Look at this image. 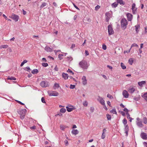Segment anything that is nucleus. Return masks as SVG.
<instances>
[{
  "instance_id": "64",
  "label": "nucleus",
  "mask_w": 147,
  "mask_h": 147,
  "mask_svg": "<svg viewBox=\"0 0 147 147\" xmlns=\"http://www.w3.org/2000/svg\"><path fill=\"white\" fill-rule=\"evenodd\" d=\"M85 53L86 55V56L88 55L89 54L88 51L87 50L85 51Z\"/></svg>"
},
{
  "instance_id": "10",
  "label": "nucleus",
  "mask_w": 147,
  "mask_h": 147,
  "mask_svg": "<svg viewBox=\"0 0 147 147\" xmlns=\"http://www.w3.org/2000/svg\"><path fill=\"white\" fill-rule=\"evenodd\" d=\"M106 19L107 22H109L111 17V13L109 12H107L105 14Z\"/></svg>"
},
{
  "instance_id": "11",
  "label": "nucleus",
  "mask_w": 147,
  "mask_h": 147,
  "mask_svg": "<svg viewBox=\"0 0 147 147\" xmlns=\"http://www.w3.org/2000/svg\"><path fill=\"white\" fill-rule=\"evenodd\" d=\"M122 94L125 98H127L129 96V94L127 91L126 90H124L122 92Z\"/></svg>"
},
{
  "instance_id": "16",
  "label": "nucleus",
  "mask_w": 147,
  "mask_h": 147,
  "mask_svg": "<svg viewBox=\"0 0 147 147\" xmlns=\"http://www.w3.org/2000/svg\"><path fill=\"white\" fill-rule=\"evenodd\" d=\"M135 90V89L134 88L132 87H130L128 90L129 92L131 94L133 93Z\"/></svg>"
},
{
  "instance_id": "45",
  "label": "nucleus",
  "mask_w": 147,
  "mask_h": 147,
  "mask_svg": "<svg viewBox=\"0 0 147 147\" xmlns=\"http://www.w3.org/2000/svg\"><path fill=\"white\" fill-rule=\"evenodd\" d=\"M102 49L104 50H105L107 49L106 46L104 44L102 45Z\"/></svg>"
},
{
  "instance_id": "25",
  "label": "nucleus",
  "mask_w": 147,
  "mask_h": 147,
  "mask_svg": "<svg viewBox=\"0 0 147 147\" xmlns=\"http://www.w3.org/2000/svg\"><path fill=\"white\" fill-rule=\"evenodd\" d=\"M60 129L62 130H64L65 128L68 127L67 126L63 125H60Z\"/></svg>"
},
{
  "instance_id": "6",
  "label": "nucleus",
  "mask_w": 147,
  "mask_h": 147,
  "mask_svg": "<svg viewBox=\"0 0 147 147\" xmlns=\"http://www.w3.org/2000/svg\"><path fill=\"white\" fill-rule=\"evenodd\" d=\"M40 86L42 88H46L49 86V83L48 82L46 81H42L40 84Z\"/></svg>"
},
{
  "instance_id": "9",
  "label": "nucleus",
  "mask_w": 147,
  "mask_h": 147,
  "mask_svg": "<svg viewBox=\"0 0 147 147\" xmlns=\"http://www.w3.org/2000/svg\"><path fill=\"white\" fill-rule=\"evenodd\" d=\"M98 101L102 105H105V100L103 99V98L101 97L100 96H98L97 99Z\"/></svg>"
},
{
  "instance_id": "18",
  "label": "nucleus",
  "mask_w": 147,
  "mask_h": 147,
  "mask_svg": "<svg viewBox=\"0 0 147 147\" xmlns=\"http://www.w3.org/2000/svg\"><path fill=\"white\" fill-rule=\"evenodd\" d=\"M45 50L47 52H51L52 51V49L49 47L48 46H46L45 48Z\"/></svg>"
},
{
  "instance_id": "17",
  "label": "nucleus",
  "mask_w": 147,
  "mask_h": 147,
  "mask_svg": "<svg viewBox=\"0 0 147 147\" xmlns=\"http://www.w3.org/2000/svg\"><path fill=\"white\" fill-rule=\"evenodd\" d=\"M82 83L84 85H85L87 83V81L85 76H84L82 78Z\"/></svg>"
},
{
  "instance_id": "47",
  "label": "nucleus",
  "mask_w": 147,
  "mask_h": 147,
  "mask_svg": "<svg viewBox=\"0 0 147 147\" xmlns=\"http://www.w3.org/2000/svg\"><path fill=\"white\" fill-rule=\"evenodd\" d=\"M131 49V48H130L128 50L124 51V53L125 54V53H128L130 52Z\"/></svg>"
},
{
  "instance_id": "27",
  "label": "nucleus",
  "mask_w": 147,
  "mask_h": 147,
  "mask_svg": "<svg viewBox=\"0 0 147 147\" xmlns=\"http://www.w3.org/2000/svg\"><path fill=\"white\" fill-rule=\"evenodd\" d=\"M7 79L8 80H16V78L13 77H8L7 78Z\"/></svg>"
},
{
  "instance_id": "42",
  "label": "nucleus",
  "mask_w": 147,
  "mask_h": 147,
  "mask_svg": "<svg viewBox=\"0 0 147 147\" xmlns=\"http://www.w3.org/2000/svg\"><path fill=\"white\" fill-rule=\"evenodd\" d=\"M105 133H104V132H102V135L101 136V138L102 139H103L105 138Z\"/></svg>"
},
{
  "instance_id": "49",
  "label": "nucleus",
  "mask_w": 147,
  "mask_h": 147,
  "mask_svg": "<svg viewBox=\"0 0 147 147\" xmlns=\"http://www.w3.org/2000/svg\"><path fill=\"white\" fill-rule=\"evenodd\" d=\"M124 111L126 113H128L129 110H128L126 108H124V109H123Z\"/></svg>"
},
{
  "instance_id": "30",
  "label": "nucleus",
  "mask_w": 147,
  "mask_h": 147,
  "mask_svg": "<svg viewBox=\"0 0 147 147\" xmlns=\"http://www.w3.org/2000/svg\"><path fill=\"white\" fill-rule=\"evenodd\" d=\"M106 116L107 117V119L108 120H110L111 119V116L109 114H107L106 115Z\"/></svg>"
},
{
  "instance_id": "54",
  "label": "nucleus",
  "mask_w": 147,
  "mask_h": 147,
  "mask_svg": "<svg viewBox=\"0 0 147 147\" xmlns=\"http://www.w3.org/2000/svg\"><path fill=\"white\" fill-rule=\"evenodd\" d=\"M8 46L7 45H2V47L3 48H6L8 47Z\"/></svg>"
},
{
  "instance_id": "13",
  "label": "nucleus",
  "mask_w": 147,
  "mask_h": 147,
  "mask_svg": "<svg viewBox=\"0 0 147 147\" xmlns=\"http://www.w3.org/2000/svg\"><path fill=\"white\" fill-rule=\"evenodd\" d=\"M129 130V126L127 125H125L124 128L125 133L126 134V136H127L128 135V132Z\"/></svg>"
},
{
  "instance_id": "48",
  "label": "nucleus",
  "mask_w": 147,
  "mask_h": 147,
  "mask_svg": "<svg viewBox=\"0 0 147 147\" xmlns=\"http://www.w3.org/2000/svg\"><path fill=\"white\" fill-rule=\"evenodd\" d=\"M46 5V3H43L40 6L41 8H42Z\"/></svg>"
},
{
  "instance_id": "60",
  "label": "nucleus",
  "mask_w": 147,
  "mask_h": 147,
  "mask_svg": "<svg viewBox=\"0 0 147 147\" xmlns=\"http://www.w3.org/2000/svg\"><path fill=\"white\" fill-rule=\"evenodd\" d=\"M135 3H133L132 5V7L131 9H134L135 6Z\"/></svg>"
},
{
  "instance_id": "29",
  "label": "nucleus",
  "mask_w": 147,
  "mask_h": 147,
  "mask_svg": "<svg viewBox=\"0 0 147 147\" xmlns=\"http://www.w3.org/2000/svg\"><path fill=\"white\" fill-rule=\"evenodd\" d=\"M121 66L122 69H125L126 68V67L124 65V63H121Z\"/></svg>"
},
{
  "instance_id": "51",
  "label": "nucleus",
  "mask_w": 147,
  "mask_h": 147,
  "mask_svg": "<svg viewBox=\"0 0 147 147\" xmlns=\"http://www.w3.org/2000/svg\"><path fill=\"white\" fill-rule=\"evenodd\" d=\"M41 101L42 102L44 103H46V102L45 101V100L44 97H42L41 98Z\"/></svg>"
},
{
  "instance_id": "38",
  "label": "nucleus",
  "mask_w": 147,
  "mask_h": 147,
  "mask_svg": "<svg viewBox=\"0 0 147 147\" xmlns=\"http://www.w3.org/2000/svg\"><path fill=\"white\" fill-rule=\"evenodd\" d=\"M83 104L84 106L87 107L88 105V102L86 101H85L83 102Z\"/></svg>"
},
{
  "instance_id": "32",
  "label": "nucleus",
  "mask_w": 147,
  "mask_h": 147,
  "mask_svg": "<svg viewBox=\"0 0 147 147\" xmlns=\"http://www.w3.org/2000/svg\"><path fill=\"white\" fill-rule=\"evenodd\" d=\"M110 112L113 114H117V112L115 109H112Z\"/></svg>"
},
{
  "instance_id": "56",
  "label": "nucleus",
  "mask_w": 147,
  "mask_h": 147,
  "mask_svg": "<svg viewBox=\"0 0 147 147\" xmlns=\"http://www.w3.org/2000/svg\"><path fill=\"white\" fill-rule=\"evenodd\" d=\"M64 143H65V145L66 146H67V145H68V141H67V140H65L64 141Z\"/></svg>"
},
{
  "instance_id": "39",
  "label": "nucleus",
  "mask_w": 147,
  "mask_h": 147,
  "mask_svg": "<svg viewBox=\"0 0 147 147\" xmlns=\"http://www.w3.org/2000/svg\"><path fill=\"white\" fill-rule=\"evenodd\" d=\"M118 5V3H114L112 4V6L113 7H116Z\"/></svg>"
},
{
  "instance_id": "52",
  "label": "nucleus",
  "mask_w": 147,
  "mask_h": 147,
  "mask_svg": "<svg viewBox=\"0 0 147 147\" xmlns=\"http://www.w3.org/2000/svg\"><path fill=\"white\" fill-rule=\"evenodd\" d=\"M17 102H18V103L20 104H21L22 105H24V104L22 103V102H21V101H19V100H16Z\"/></svg>"
},
{
  "instance_id": "46",
  "label": "nucleus",
  "mask_w": 147,
  "mask_h": 147,
  "mask_svg": "<svg viewBox=\"0 0 147 147\" xmlns=\"http://www.w3.org/2000/svg\"><path fill=\"white\" fill-rule=\"evenodd\" d=\"M138 47V45L136 44H135V43H134L133 44H132L131 45V48L132 47Z\"/></svg>"
},
{
  "instance_id": "1",
  "label": "nucleus",
  "mask_w": 147,
  "mask_h": 147,
  "mask_svg": "<svg viewBox=\"0 0 147 147\" xmlns=\"http://www.w3.org/2000/svg\"><path fill=\"white\" fill-rule=\"evenodd\" d=\"M79 66L83 69H86L89 66V64L85 60H82L79 63Z\"/></svg>"
},
{
  "instance_id": "31",
  "label": "nucleus",
  "mask_w": 147,
  "mask_h": 147,
  "mask_svg": "<svg viewBox=\"0 0 147 147\" xmlns=\"http://www.w3.org/2000/svg\"><path fill=\"white\" fill-rule=\"evenodd\" d=\"M66 110L64 108H62L60 110V112L62 113H64L65 112Z\"/></svg>"
},
{
  "instance_id": "62",
  "label": "nucleus",
  "mask_w": 147,
  "mask_h": 147,
  "mask_svg": "<svg viewBox=\"0 0 147 147\" xmlns=\"http://www.w3.org/2000/svg\"><path fill=\"white\" fill-rule=\"evenodd\" d=\"M54 69L55 71H58V68L57 67V65H56V66L55 67V68Z\"/></svg>"
},
{
  "instance_id": "36",
  "label": "nucleus",
  "mask_w": 147,
  "mask_h": 147,
  "mask_svg": "<svg viewBox=\"0 0 147 147\" xmlns=\"http://www.w3.org/2000/svg\"><path fill=\"white\" fill-rule=\"evenodd\" d=\"M143 122L145 124H146L147 123V118L146 117H144L143 119Z\"/></svg>"
},
{
  "instance_id": "23",
  "label": "nucleus",
  "mask_w": 147,
  "mask_h": 147,
  "mask_svg": "<svg viewBox=\"0 0 147 147\" xmlns=\"http://www.w3.org/2000/svg\"><path fill=\"white\" fill-rule=\"evenodd\" d=\"M135 27L136 28V33H138L139 31L138 30L140 26L139 25H136L135 26Z\"/></svg>"
},
{
  "instance_id": "37",
  "label": "nucleus",
  "mask_w": 147,
  "mask_h": 147,
  "mask_svg": "<svg viewBox=\"0 0 147 147\" xmlns=\"http://www.w3.org/2000/svg\"><path fill=\"white\" fill-rule=\"evenodd\" d=\"M63 54H59L58 55V58L60 60H61L63 59Z\"/></svg>"
},
{
  "instance_id": "4",
  "label": "nucleus",
  "mask_w": 147,
  "mask_h": 147,
  "mask_svg": "<svg viewBox=\"0 0 147 147\" xmlns=\"http://www.w3.org/2000/svg\"><path fill=\"white\" fill-rule=\"evenodd\" d=\"M9 17L10 18L14 20L15 22H18L19 19V16L14 13L12 14Z\"/></svg>"
},
{
  "instance_id": "22",
  "label": "nucleus",
  "mask_w": 147,
  "mask_h": 147,
  "mask_svg": "<svg viewBox=\"0 0 147 147\" xmlns=\"http://www.w3.org/2000/svg\"><path fill=\"white\" fill-rule=\"evenodd\" d=\"M31 72L33 74H35L38 72V70L37 69H35L32 70Z\"/></svg>"
},
{
  "instance_id": "8",
  "label": "nucleus",
  "mask_w": 147,
  "mask_h": 147,
  "mask_svg": "<svg viewBox=\"0 0 147 147\" xmlns=\"http://www.w3.org/2000/svg\"><path fill=\"white\" fill-rule=\"evenodd\" d=\"M136 124L138 126L140 127H143V124H142V122L140 120V119L138 117L136 119Z\"/></svg>"
},
{
  "instance_id": "24",
  "label": "nucleus",
  "mask_w": 147,
  "mask_h": 147,
  "mask_svg": "<svg viewBox=\"0 0 147 147\" xmlns=\"http://www.w3.org/2000/svg\"><path fill=\"white\" fill-rule=\"evenodd\" d=\"M142 96L144 98H147V92L144 93L142 95ZM145 100L147 101V99L146 98H144Z\"/></svg>"
},
{
  "instance_id": "41",
  "label": "nucleus",
  "mask_w": 147,
  "mask_h": 147,
  "mask_svg": "<svg viewBox=\"0 0 147 147\" xmlns=\"http://www.w3.org/2000/svg\"><path fill=\"white\" fill-rule=\"evenodd\" d=\"M107 97L111 99H112L113 98V96L110 94H108L107 95Z\"/></svg>"
},
{
  "instance_id": "33",
  "label": "nucleus",
  "mask_w": 147,
  "mask_h": 147,
  "mask_svg": "<svg viewBox=\"0 0 147 147\" xmlns=\"http://www.w3.org/2000/svg\"><path fill=\"white\" fill-rule=\"evenodd\" d=\"M27 62V61L26 60H24L21 63V65H20V66L22 67V66L24 65Z\"/></svg>"
},
{
  "instance_id": "35",
  "label": "nucleus",
  "mask_w": 147,
  "mask_h": 147,
  "mask_svg": "<svg viewBox=\"0 0 147 147\" xmlns=\"http://www.w3.org/2000/svg\"><path fill=\"white\" fill-rule=\"evenodd\" d=\"M123 123L125 125H126L127 123V121L126 119L124 118L123 119Z\"/></svg>"
},
{
  "instance_id": "2",
  "label": "nucleus",
  "mask_w": 147,
  "mask_h": 147,
  "mask_svg": "<svg viewBox=\"0 0 147 147\" xmlns=\"http://www.w3.org/2000/svg\"><path fill=\"white\" fill-rule=\"evenodd\" d=\"M26 111V110L25 109H21L18 112L20 114V118L21 119H23L25 117V113Z\"/></svg>"
},
{
  "instance_id": "55",
  "label": "nucleus",
  "mask_w": 147,
  "mask_h": 147,
  "mask_svg": "<svg viewBox=\"0 0 147 147\" xmlns=\"http://www.w3.org/2000/svg\"><path fill=\"white\" fill-rule=\"evenodd\" d=\"M118 3H119L121 5H124V2L122 0H121V1H120Z\"/></svg>"
},
{
  "instance_id": "43",
  "label": "nucleus",
  "mask_w": 147,
  "mask_h": 147,
  "mask_svg": "<svg viewBox=\"0 0 147 147\" xmlns=\"http://www.w3.org/2000/svg\"><path fill=\"white\" fill-rule=\"evenodd\" d=\"M25 68L26 69L24 68V69H25L26 71H30V69L29 67H27Z\"/></svg>"
},
{
  "instance_id": "14",
  "label": "nucleus",
  "mask_w": 147,
  "mask_h": 147,
  "mask_svg": "<svg viewBox=\"0 0 147 147\" xmlns=\"http://www.w3.org/2000/svg\"><path fill=\"white\" fill-rule=\"evenodd\" d=\"M141 137L144 140H147V134L145 133H142L141 134Z\"/></svg>"
},
{
  "instance_id": "19",
  "label": "nucleus",
  "mask_w": 147,
  "mask_h": 147,
  "mask_svg": "<svg viewBox=\"0 0 147 147\" xmlns=\"http://www.w3.org/2000/svg\"><path fill=\"white\" fill-rule=\"evenodd\" d=\"M62 77L65 80L67 79L68 77V75L67 74L63 73L62 74Z\"/></svg>"
},
{
  "instance_id": "61",
  "label": "nucleus",
  "mask_w": 147,
  "mask_h": 147,
  "mask_svg": "<svg viewBox=\"0 0 147 147\" xmlns=\"http://www.w3.org/2000/svg\"><path fill=\"white\" fill-rule=\"evenodd\" d=\"M75 44H73L72 45L71 47V49H73L75 47Z\"/></svg>"
},
{
  "instance_id": "58",
  "label": "nucleus",
  "mask_w": 147,
  "mask_h": 147,
  "mask_svg": "<svg viewBox=\"0 0 147 147\" xmlns=\"http://www.w3.org/2000/svg\"><path fill=\"white\" fill-rule=\"evenodd\" d=\"M94 110V108L93 107H91L90 109V111L91 112H93Z\"/></svg>"
},
{
  "instance_id": "12",
  "label": "nucleus",
  "mask_w": 147,
  "mask_h": 147,
  "mask_svg": "<svg viewBox=\"0 0 147 147\" xmlns=\"http://www.w3.org/2000/svg\"><path fill=\"white\" fill-rule=\"evenodd\" d=\"M70 106L71 107H66L67 110L69 112H71L76 109L73 106L70 105Z\"/></svg>"
},
{
  "instance_id": "15",
  "label": "nucleus",
  "mask_w": 147,
  "mask_h": 147,
  "mask_svg": "<svg viewBox=\"0 0 147 147\" xmlns=\"http://www.w3.org/2000/svg\"><path fill=\"white\" fill-rule=\"evenodd\" d=\"M127 19L129 21H131L132 18V15L130 13H127Z\"/></svg>"
},
{
  "instance_id": "57",
  "label": "nucleus",
  "mask_w": 147,
  "mask_h": 147,
  "mask_svg": "<svg viewBox=\"0 0 147 147\" xmlns=\"http://www.w3.org/2000/svg\"><path fill=\"white\" fill-rule=\"evenodd\" d=\"M120 113H121L122 114V115L123 116H125V112L123 111H121L120 112Z\"/></svg>"
},
{
  "instance_id": "26",
  "label": "nucleus",
  "mask_w": 147,
  "mask_h": 147,
  "mask_svg": "<svg viewBox=\"0 0 147 147\" xmlns=\"http://www.w3.org/2000/svg\"><path fill=\"white\" fill-rule=\"evenodd\" d=\"M60 87L59 85L58 84L55 83V84L53 88L54 89H55L56 88H58Z\"/></svg>"
},
{
  "instance_id": "63",
  "label": "nucleus",
  "mask_w": 147,
  "mask_h": 147,
  "mask_svg": "<svg viewBox=\"0 0 147 147\" xmlns=\"http://www.w3.org/2000/svg\"><path fill=\"white\" fill-rule=\"evenodd\" d=\"M100 8V6L99 5H97L95 7V9H98Z\"/></svg>"
},
{
  "instance_id": "20",
  "label": "nucleus",
  "mask_w": 147,
  "mask_h": 147,
  "mask_svg": "<svg viewBox=\"0 0 147 147\" xmlns=\"http://www.w3.org/2000/svg\"><path fill=\"white\" fill-rule=\"evenodd\" d=\"M79 132L77 129L73 130L71 131V133L72 134H74L75 135L78 134Z\"/></svg>"
},
{
  "instance_id": "53",
  "label": "nucleus",
  "mask_w": 147,
  "mask_h": 147,
  "mask_svg": "<svg viewBox=\"0 0 147 147\" xmlns=\"http://www.w3.org/2000/svg\"><path fill=\"white\" fill-rule=\"evenodd\" d=\"M30 129H36V126L34 125L33 126L31 127H30Z\"/></svg>"
},
{
  "instance_id": "28",
  "label": "nucleus",
  "mask_w": 147,
  "mask_h": 147,
  "mask_svg": "<svg viewBox=\"0 0 147 147\" xmlns=\"http://www.w3.org/2000/svg\"><path fill=\"white\" fill-rule=\"evenodd\" d=\"M128 62L130 65H132L133 62V59L130 58L129 59L128 61Z\"/></svg>"
},
{
  "instance_id": "59",
  "label": "nucleus",
  "mask_w": 147,
  "mask_h": 147,
  "mask_svg": "<svg viewBox=\"0 0 147 147\" xmlns=\"http://www.w3.org/2000/svg\"><path fill=\"white\" fill-rule=\"evenodd\" d=\"M126 114L127 115V119H129V118L130 117V115L128 113H126Z\"/></svg>"
},
{
  "instance_id": "5",
  "label": "nucleus",
  "mask_w": 147,
  "mask_h": 147,
  "mask_svg": "<svg viewBox=\"0 0 147 147\" xmlns=\"http://www.w3.org/2000/svg\"><path fill=\"white\" fill-rule=\"evenodd\" d=\"M48 93L50 96H57L59 95L58 92L53 91H48Z\"/></svg>"
},
{
  "instance_id": "3",
  "label": "nucleus",
  "mask_w": 147,
  "mask_h": 147,
  "mask_svg": "<svg viewBox=\"0 0 147 147\" xmlns=\"http://www.w3.org/2000/svg\"><path fill=\"white\" fill-rule=\"evenodd\" d=\"M121 27L124 29H125L127 24V20L125 18H123L121 21Z\"/></svg>"
},
{
  "instance_id": "21",
  "label": "nucleus",
  "mask_w": 147,
  "mask_h": 147,
  "mask_svg": "<svg viewBox=\"0 0 147 147\" xmlns=\"http://www.w3.org/2000/svg\"><path fill=\"white\" fill-rule=\"evenodd\" d=\"M146 83L145 81H142L140 82H139L138 83V85L140 86H142L144 84Z\"/></svg>"
},
{
  "instance_id": "7",
  "label": "nucleus",
  "mask_w": 147,
  "mask_h": 147,
  "mask_svg": "<svg viewBox=\"0 0 147 147\" xmlns=\"http://www.w3.org/2000/svg\"><path fill=\"white\" fill-rule=\"evenodd\" d=\"M108 34L109 35H110L113 34L114 31L111 26V25H108Z\"/></svg>"
},
{
  "instance_id": "40",
  "label": "nucleus",
  "mask_w": 147,
  "mask_h": 147,
  "mask_svg": "<svg viewBox=\"0 0 147 147\" xmlns=\"http://www.w3.org/2000/svg\"><path fill=\"white\" fill-rule=\"evenodd\" d=\"M42 65L44 67H47L48 65V64L47 63H43L42 64Z\"/></svg>"
},
{
  "instance_id": "50",
  "label": "nucleus",
  "mask_w": 147,
  "mask_h": 147,
  "mask_svg": "<svg viewBox=\"0 0 147 147\" xmlns=\"http://www.w3.org/2000/svg\"><path fill=\"white\" fill-rule=\"evenodd\" d=\"M75 85L71 84L69 88L71 89H73L75 88Z\"/></svg>"
},
{
  "instance_id": "34",
  "label": "nucleus",
  "mask_w": 147,
  "mask_h": 147,
  "mask_svg": "<svg viewBox=\"0 0 147 147\" xmlns=\"http://www.w3.org/2000/svg\"><path fill=\"white\" fill-rule=\"evenodd\" d=\"M66 60H67V61H71L73 60L71 56L67 57L66 58Z\"/></svg>"
},
{
  "instance_id": "44",
  "label": "nucleus",
  "mask_w": 147,
  "mask_h": 147,
  "mask_svg": "<svg viewBox=\"0 0 147 147\" xmlns=\"http://www.w3.org/2000/svg\"><path fill=\"white\" fill-rule=\"evenodd\" d=\"M67 72H69L71 73L72 75L74 74V73L72 72V71L70 69H68L67 70Z\"/></svg>"
}]
</instances>
